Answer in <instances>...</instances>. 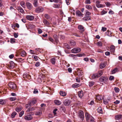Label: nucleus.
Wrapping results in <instances>:
<instances>
[{
    "label": "nucleus",
    "instance_id": "f257e3e1",
    "mask_svg": "<svg viewBox=\"0 0 122 122\" xmlns=\"http://www.w3.org/2000/svg\"><path fill=\"white\" fill-rule=\"evenodd\" d=\"M71 101L69 98H67L63 100V103L66 106H68L69 105L71 104Z\"/></svg>",
    "mask_w": 122,
    "mask_h": 122
},
{
    "label": "nucleus",
    "instance_id": "f03ea898",
    "mask_svg": "<svg viewBox=\"0 0 122 122\" xmlns=\"http://www.w3.org/2000/svg\"><path fill=\"white\" fill-rule=\"evenodd\" d=\"M78 117L81 121H83L84 118V113L83 111L81 110L79 111L78 113Z\"/></svg>",
    "mask_w": 122,
    "mask_h": 122
},
{
    "label": "nucleus",
    "instance_id": "7ed1b4c3",
    "mask_svg": "<svg viewBox=\"0 0 122 122\" xmlns=\"http://www.w3.org/2000/svg\"><path fill=\"white\" fill-rule=\"evenodd\" d=\"M81 51V49L79 47H76L72 49L71 50L72 53H76L80 52Z\"/></svg>",
    "mask_w": 122,
    "mask_h": 122
},
{
    "label": "nucleus",
    "instance_id": "20e7f679",
    "mask_svg": "<svg viewBox=\"0 0 122 122\" xmlns=\"http://www.w3.org/2000/svg\"><path fill=\"white\" fill-rule=\"evenodd\" d=\"M85 54L84 53L78 54L76 55L73 54H70L69 56L73 57L74 59V57L76 56H78L79 57H81L82 56H85Z\"/></svg>",
    "mask_w": 122,
    "mask_h": 122
},
{
    "label": "nucleus",
    "instance_id": "39448f33",
    "mask_svg": "<svg viewBox=\"0 0 122 122\" xmlns=\"http://www.w3.org/2000/svg\"><path fill=\"white\" fill-rule=\"evenodd\" d=\"M32 116L30 115V114L27 113V115L25 116L24 117L26 121H30L33 118Z\"/></svg>",
    "mask_w": 122,
    "mask_h": 122
},
{
    "label": "nucleus",
    "instance_id": "423d86ee",
    "mask_svg": "<svg viewBox=\"0 0 122 122\" xmlns=\"http://www.w3.org/2000/svg\"><path fill=\"white\" fill-rule=\"evenodd\" d=\"M44 9L42 7H39L37 8L36 10V12L37 13H40L43 11Z\"/></svg>",
    "mask_w": 122,
    "mask_h": 122
},
{
    "label": "nucleus",
    "instance_id": "0eeeda50",
    "mask_svg": "<svg viewBox=\"0 0 122 122\" xmlns=\"http://www.w3.org/2000/svg\"><path fill=\"white\" fill-rule=\"evenodd\" d=\"M26 19L30 21H31L34 19L35 16L31 15H27L26 16Z\"/></svg>",
    "mask_w": 122,
    "mask_h": 122
},
{
    "label": "nucleus",
    "instance_id": "6e6552de",
    "mask_svg": "<svg viewBox=\"0 0 122 122\" xmlns=\"http://www.w3.org/2000/svg\"><path fill=\"white\" fill-rule=\"evenodd\" d=\"M85 115L86 119V120L87 121H88L89 120H90V118H91V116H92L91 115L89 114L87 112L85 113Z\"/></svg>",
    "mask_w": 122,
    "mask_h": 122
},
{
    "label": "nucleus",
    "instance_id": "1a4fd4ad",
    "mask_svg": "<svg viewBox=\"0 0 122 122\" xmlns=\"http://www.w3.org/2000/svg\"><path fill=\"white\" fill-rule=\"evenodd\" d=\"M9 85L10 88L13 89H15L16 88V85L13 83H10Z\"/></svg>",
    "mask_w": 122,
    "mask_h": 122
},
{
    "label": "nucleus",
    "instance_id": "9d476101",
    "mask_svg": "<svg viewBox=\"0 0 122 122\" xmlns=\"http://www.w3.org/2000/svg\"><path fill=\"white\" fill-rule=\"evenodd\" d=\"M6 99H0V104L4 105L6 103Z\"/></svg>",
    "mask_w": 122,
    "mask_h": 122
},
{
    "label": "nucleus",
    "instance_id": "9b49d317",
    "mask_svg": "<svg viewBox=\"0 0 122 122\" xmlns=\"http://www.w3.org/2000/svg\"><path fill=\"white\" fill-rule=\"evenodd\" d=\"M54 103L57 105H59L61 104V102L58 100H56L54 101Z\"/></svg>",
    "mask_w": 122,
    "mask_h": 122
},
{
    "label": "nucleus",
    "instance_id": "f8f14e48",
    "mask_svg": "<svg viewBox=\"0 0 122 122\" xmlns=\"http://www.w3.org/2000/svg\"><path fill=\"white\" fill-rule=\"evenodd\" d=\"M26 5L28 8L29 9H30L32 7V4L29 2H27L26 3Z\"/></svg>",
    "mask_w": 122,
    "mask_h": 122
},
{
    "label": "nucleus",
    "instance_id": "ddd939ff",
    "mask_svg": "<svg viewBox=\"0 0 122 122\" xmlns=\"http://www.w3.org/2000/svg\"><path fill=\"white\" fill-rule=\"evenodd\" d=\"M83 91H79L78 92V95L80 98H82L83 96Z\"/></svg>",
    "mask_w": 122,
    "mask_h": 122
},
{
    "label": "nucleus",
    "instance_id": "4468645a",
    "mask_svg": "<svg viewBox=\"0 0 122 122\" xmlns=\"http://www.w3.org/2000/svg\"><path fill=\"white\" fill-rule=\"evenodd\" d=\"M122 117V115L121 114H119L116 115L115 117V119L117 120H119Z\"/></svg>",
    "mask_w": 122,
    "mask_h": 122
},
{
    "label": "nucleus",
    "instance_id": "2eb2a0df",
    "mask_svg": "<svg viewBox=\"0 0 122 122\" xmlns=\"http://www.w3.org/2000/svg\"><path fill=\"white\" fill-rule=\"evenodd\" d=\"M43 22L44 24L46 25L48 27L50 25V23L46 19L44 20Z\"/></svg>",
    "mask_w": 122,
    "mask_h": 122
},
{
    "label": "nucleus",
    "instance_id": "dca6fc26",
    "mask_svg": "<svg viewBox=\"0 0 122 122\" xmlns=\"http://www.w3.org/2000/svg\"><path fill=\"white\" fill-rule=\"evenodd\" d=\"M110 50L111 51L114 52L115 51V46L113 45H112L110 47Z\"/></svg>",
    "mask_w": 122,
    "mask_h": 122
},
{
    "label": "nucleus",
    "instance_id": "f3484780",
    "mask_svg": "<svg viewBox=\"0 0 122 122\" xmlns=\"http://www.w3.org/2000/svg\"><path fill=\"white\" fill-rule=\"evenodd\" d=\"M92 77L93 79L98 78L99 77L98 76L97 74L96 73L93 74L92 76Z\"/></svg>",
    "mask_w": 122,
    "mask_h": 122
},
{
    "label": "nucleus",
    "instance_id": "a211bd4d",
    "mask_svg": "<svg viewBox=\"0 0 122 122\" xmlns=\"http://www.w3.org/2000/svg\"><path fill=\"white\" fill-rule=\"evenodd\" d=\"M17 10L19 12L22 13H24V12L23 9L20 7H18Z\"/></svg>",
    "mask_w": 122,
    "mask_h": 122
},
{
    "label": "nucleus",
    "instance_id": "6ab92c4d",
    "mask_svg": "<svg viewBox=\"0 0 122 122\" xmlns=\"http://www.w3.org/2000/svg\"><path fill=\"white\" fill-rule=\"evenodd\" d=\"M56 59L55 58L53 57L51 59L50 61L52 64L54 65L55 64Z\"/></svg>",
    "mask_w": 122,
    "mask_h": 122
},
{
    "label": "nucleus",
    "instance_id": "aec40b11",
    "mask_svg": "<svg viewBox=\"0 0 122 122\" xmlns=\"http://www.w3.org/2000/svg\"><path fill=\"white\" fill-rule=\"evenodd\" d=\"M78 27L79 29L81 30V31H84V27L82 25H79Z\"/></svg>",
    "mask_w": 122,
    "mask_h": 122
},
{
    "label": "nucleus",
    "instance_id": "412c9836",
    "mask_svg": "<svg viewBox=\"0 0 122 122\" xmlns=\"http://www.w3.org/2000/svg\"><path fill=\"white\" fill-rule=\"evenodd\" d=\"M111 31L109 30H107V31L106 32V34L109 37H112V35H111Z\"/></svg>",
    "mask_w": 122,
    "mask_h": 122
},
{
    "label": "nucleus",
    "instance_id": "4be33fe9",
    "mask_svg": "<svg viewBox=\"0 0 122 122\" xmlns=\"http://www.w3.org/2000/svg\"><path fill=\"white\" fill-rule=\"evenodd\" d=\"M11 27L13 29H14L16 27L19 28V25L18 23H16L15 24L12 25Z\"/></svg>",
    "mask_w": 122,
    "mask_h": 122
},
{
    "label": "nucleus",
    "instance_id": "5701e85b",
    "mask_svg": "<svg viewBox=\"0 0 122 122\" xmlns=\"http://www.w3.org/2000/svg\"><path fill=\"white\" fill-rule=\"evenodd\" d=\"M118 69L116 67L111 72L112 74H114L116 72L118 71Z\"/></svg>",
    "mask_w": 122,
    "mask_h": 122
},
{
    "label": "nucleus",
    "instance_id": "b1692460",
    "mask_svg": "<svg viewBox=\"0 0 122 122\" xmlns=\"http://www.w3.org/2000/svg\"><path fill=\"white\" fill-rule=\"evenodd\" d=\"M80 86L79 84L75 83L72 85V87L73 88H76L79 87Z\"/></svg>",
    "mask_w": 122,
    "mask_h": 122
},
{
    "label": "nucleus",
    "instance_id": "393cba45",
    "mask_svg": "<svg viewBox=\"0 0 122 122\" xmlns=\"http://www.w3.org/2000/svg\"><path fill=\"white\" fill-rule=\"evenodd\" d=\"M83 20L85 21H87L88 20H90L91 19L89 16H85V17L83 18Z\"/></svg>",
    "mask_w": 122,
    "mask_h": 122
},
{
    "label": "nucleus",
    "instance_id": "a878e982",
    "mask_svg": "<svg viewBox=\"0 0 122 122\" xmlns=\"http://www.w3.org/2000/svg\"><path fill=\"white\" fill-rule=\"evenodd\" d=\"M60 94L61 96L63 97L65 96L66 95V93L62 91H61L60 92Z\"/></svg>",
    "mask_w": 122,
    "mask_h": 122
},
{
    "label": "nucleus",
    "instance_id": "bb28decb",
    "mask_svg": "<svg viewBox=\"0 0 122 122\" xmlns=\"http://www.w3.org/2000/svg\"><path fill=\"white\" fill-rule=\"evenodd\" d=\"M76 15L80 17L82 15L81 12L79 10H77L76 11Z\"/></svg>",
    "mask_w": 122,
    "mask_h": 122
},
{
    "label": "nucleus",
    "instance_id": "cd10ccee",
    "mask_svg": "<svg viewBox=\"0 0 122 122\" xmlns=\"http://www.w3.org/2000/svg\"><path fill=\"white\" fill-rule=\"evenodd\" d=\"M97 110L98 113H100L101 114L103 113L101 107H99Z\"/></svg>",
    "mask_w": 122,
    "mask_h": 122
},
{
    "label": "nucleus",
    "instance_id": "c85d7f7f",
    "mask_svg": "<svg viewBox=\"0 0 122 122\" xmlns=\"http://www.w3.org/2000/svg\"><path fill=\"white\" fill-rule=\"evenodd\" d=\"M10 67L11 68L14 67L15 66V63L13 61H11L10 62Z\"/></svg>",
    "mask_w": 122,
    "mask_h": 122
},
{
    "label": "nucleus",
    "instance_id": "c756f323",
    "mask_svg": "<svg viewBox=\"0 0 122 122\" xmlns=\"http://www.w3.org/2000/svg\"><path fill=\"white\" fill-rule=\"evenodd\" d=\"M97 74L98 76L99 77L101 76L103 74V72L101 70L99 71L97 73H96Z\"/></svg>",
    "mask_w": 122,
    "mask_h": 122
},
{
    "label": "nucleus",
    "instance_id": "7c9ffc66",
    "mask_svg": "<svg viewBox=\"0 0 122 122\" xmlns=\"http://www.w3.org/2000/svg\"><path fill=\"white\" fill-rule=\"evenodd\" d=\"M17 113L15 112H13L11 114V117L13 118L15 117V116L16 115Z\"/></svg>",
    "mask_w": 122,
    "mask_h": 122
},
{
    "label": "nucleus",
    "instance_id": "2f4dec72",
    "mask_svg": "<svg viewBox=\"0 0 122 122\" xmlns=\"http://www.w3.org/2000/svg\"><path fill=\"white\" fill-rule=\"evenodd\" d=\"M104 76H102L99 79V81L101 82H105Z\"/></svg>",
    "mask_w": 122,
    "mask_h": 122
},
{
    "label": "nucleus",
    "instance_id": "473e14b6",
    "mask_svg": "<svg viewBox=\"0 0 122 122\" xmlns=\"http://www.w3.org/2000/svg\"><path fill=\"white\" fill-rule=\"evenodd\" d=\"M70 45L72 46H75L76 44V42L73 41H71L70 42Z\"/></svg>",
    "mask_w": 122,
    "mask_h": 122
},
{
    "label": "nucleus",
    "instance_id": "72a5a7b5",
    "mask_svg": "<svg viewBox=\"0 0 122 122\" xmlns=\"http://www.w3.org/2000/svg\"><path fill=\"white\" fill-rule=\"evenodd\" d=\"M22 108L21 107H17L15 109V110L17 112H18L20 111L22 109Z\"/></svg>",
    "mask_w": 122,
    "mask_h": 122
},
{
    "label": "nucleus",
    "instance_id": "f704fd0d",
    "mask_svg": "<svg viewBox=\"0 0 122 122\" xmlns=\"http://www.w3.org/2000/svg\"><path fill=\"white\" fill-rule=\"evenodd\" d=\"M20 54L21 56H24L25 55L26 53L24 51H23L21 52Z\"/></svg>",
    "mask_w": 122,
    "mask_h": 122
},
{
    "label": "nucleus",
    "instance_id": "c9c22d12",
    "mask_svg": "<svg viewBox=\"0 0 122 122\" xmlns=\"http://www.w3.org/2000/svg\"><path fill=\"white\" fill-rule=\"evenodd\" d=\"M105 64L103 63H101L100 65V67L101 69H103L105 67Z\"/></svg>",
    "mask_w": 122,
    "mask_h": 122
},
{
    "label": "nucleus",
    "instance_id": "e433bc0d",
    "mask_svg": "<svg viewBox=\"0 0 122 122\" xmlns=\"http://www.w3.org/2000/svg\"><path fill=\"white\" fill-rule=\"evenodd\" d=\"M86 8L88 9H92V7L90 5H87L85 6Z\"/></svg>",
    "mask_w": 122,
    "mask_h": 122
},
{
    "label": "nucleus",
    "instance_id": "4c0bfd02",
    "mask_svg": "<svg viewBox=\"0 0 122 122\" xmlns=\"http://www.w3.org/2000/svg\"><path fill=\"white\" fill-rule=\"evenodd\" d=\"M61 110L64 112L65 113L66 110L65 107L64 106H61Z\"/></svg>",
    "mask_w": 122,
    "mask_h": 122
},
{
    "label": "nucleus",
    "instance_id": "58836bf2",
    "mask_svg": "<svg viewBox=\"0 0 122 122\" xmlns=\"http://www.w3.org/2000/svg\"><path fill=\"white\" fill-rule=\"evenodd\" d=\"M54 38L56 41L57 42L58 41V36L56 35H54Z\"/></svg>",
    "mask_w": 122,
    "mask_h": 122
},
{
    "label": "nucleus",
    "instance_id": "ea45409f",
    "mask_svg": "<svg viewBox=\"0 0 122 122\" xmlns=\"http://www.w3.org/2000/svg\"><path fill=\"white\" fill-rule=\"evenodd\" d=\"M64 45L66 47V48L68 49H70L71 48L69 45L66 43Z\"/></svg>",
    "mask_w": 122,
    "mask_h": 122
},
{
    "label": "nucleus",
    "instance_id": "a19ab883",
    "mask_svg": "<svg viewBox=\"0 0 122 122\" xmlns=\"http://www.w3.org/2000/svg\"><path fill=\"white\" fill-rule=\"evenodd\" d=\"M9 99L11 101H12L15 100L16 98L15 97H12L9 98Z\"/></svg>",
    "mask_w": 122,
    "mask_h": 122
},
{
    "label": "nucleus",
    "instance_id": "79ce46f5",
    "mask_svg": "<svg viewBox=\"0 0 122 122\" xmlns=\"http://www.w3.org/2000/svg\"><path fill=\"white\" fill-rule=\"evenodd\" d=\"M85 12L86 14L85 16H86L87 15H90L91 14V13L89 12L87 10H86Z\"/></svg>",
    "mask_w": 122,
    "mask_h": 122
},
{
    "label": "nucleus",
    "instance_id": "37998d69",
    "mask_svg": "<svg viewBox=\"0 0 122 122\" xmlns=\"http://www.w3.org/2000/svg\"><path fill=\"white\" fill-rule=\"evenodd\" d=\"M15 39L13 38H11L10 39V42L11 43H13L15 42Z\"/></svg>",
    "mask_w": 122,
    "mask_h": 122
},
{
    "label": "nucleus",
    "instance_id": "c03bdc74",
    "mask_svg": "<svg viewBox=\"0 0 122 122\" xmlns=\"http://www.w3.org/2000/svg\"><path fill=\"white\" fill-rule=\"evenodd\" d=\"M94 81H91L89 82V86L90 87H92L94 85Z\"/></svg>",
    "mask_w": 122,
    "mask_h": 122
},
{
    "label": "nucleus",
    "instance_id": "a18cd8bd",
    "mask_svg": "<svg viewBox=\"0 0 122 122\" xmlns=\"http://www.w3.org/2000/svg\"><path fill=\"white\" fill-rule=\"evenodd\" d=\"M24 111H23L21 112L19 114V117H21L24 114Z\"/></svg>",
    "mask_w": 122,
    "mask_h": 122
},
{
    "label": "nucleus",
    "instance_id": "49530a36",
    "mask_svg": "<svg viewBox=\"0 0 122 122\" xmlns=\"http://www.w3.org/2000/svg\"><path fill=\"white\" fill-rule=\"evenodd\" d=\"M37 56H36L35 55H33L32 56V57L34 58V59L36 61H37L38 60V59Z\"/></svg>",
    "mask_w": 122,
    "mask_h": 122
},
{
    "label": "nucleus",
    "instance_id": "de8ad7c7",
    "mask_svg": "<svg viewBox=\"0 0 122 122\" xmlns=\"http://www.w3.org/2000/svg\"><path fill=\"white\" fill-rule=\"evenodd\" d=\"M114 90L115 91V92L116 93H118L119 91V89L118 87H115L114 88Z\"/></svg>",
    "mask_w": 122,
    "mask_h": 122
},
{
    "label": "nucleus",
    "instance_id": "09e8293b",
    "mask_svg": "<svg viewBox=\"0 0 122 122\" xmlns=\"http://www.w3.org/2000/svg\"><path fill=\"white\" fill-rule=\"evenodd\" d=\"M45 18L47 19H49L50 18V17L49 15L47 14H45Z\"/></svg>",
    "mask_w": 122,
    "mask_h": 122
},
{
    "label": "nucleus",
    "instance_id": "8fccbe9b",
    "mask_svg": "<svg viewBox=\"0 0 122 122\" xmlns=\"http://www.w3.org/2000/svg\"><path fill=\"white\" fill-rule=\"evenodd\" d=\"M32 105L35 104L36 102V100H33L30 101Z\"/></svg>",
    "mask_w": 122,
    "mask_h": 122
},
{
    "label": "nucleus",
    "instance_id": "3c124183",
    "mask_svg": "<svg viewBox=\"0 0 122 122\" xmlns=\"http://www.w3.org/2000/svg\"><path fill=\"white\" fill-rule=\"evenodd\" d=\"M107 13V11H105L104 10H103L101 12V15H103Z\"/></svg>",
    "mask_w": 122,
    "mask_h": 122
},
{
    "label": "nucleus",
    "instance_id": "603ef678",
    "mask_svg": "<svg viewBox=\"0 0 122 122\" xmlns=\"http://www.w3.org/2000/svg\"><path fill=\"white\" fill-rule=\"evenodd\" d=\"M18 36V33H14V36L15 38H17Z\"/></svg>",
    "mask_w": 122,
    "mask_h": 122
},
{
    "label": "nucleus",
    "instance_id": "864d4df0",
    "mask_svg": "<svg viewBox=\"0 0 122 122\" xmlns=\"http://www.w3.org/2000/svg\"><path fill=\"white\" fill-rule=\"evenodd\" d=\"M57 108H56L55 109L53 110V113L54 115H55L56 114V112L57 111Z\"/></svg>",
    "mask_w": 122,
    "mask_h": 122
},
{
    "label": "nucleus",
    "instance_id": "5fc2aeb1",
    "mask_svg": "<svg viewBox=\"0 0 122 122\" xmlns=\"http://www.w3.org/2000/svg\"><path fill=\"white\" fill-rule=\"evenodd\" d=\"M114 79V77L113 76H111L109 78V79L110 81H112Z\"/></svg>",
    "mask_w": 122,
    "mask_h": 122
},
{
    "label": "nucleus",
    "instance_id": "6e6d98bb",
    "mask_svg": "<svg viewBox=\"0 0 122 122\" xmlns=\"http://www.w3.org/2000/svg\"><path fill=\"white\" fill-rule=\"evenodd\" d=\"M97 44L98 46H102V44L101 41H98L97 42Z\"/></svg>",
    "mask_w": 122,
    "mask_h": 122
},
{
    "label": "nucleus",
    "instance_id": "4d7b16f0",
    "mask_svg": "<svg viewBox=\"0 0 122 122\" xmlns=\"http://www.w3.org/2000/svg\"><path fill=\"white\" fill-rule=\"evenodd\" d=\"M40 62L38 61L36 62L35 64V66L36 67H38L40 65Z\"/></svg>",
    "mask_w": 122,
    "mask_h": 122
},
{
    "label": "nucleus",
    "instance_id": "13d9d810",
    "mask_svg": "<svg viewBox=\"0 0 122 122\" xmlns=\"http://www.w3.org/2000/svg\"><path fill=\"white\" fill-rule=\"evenodd\" d=\"M38 33L39 34H41L42 32V30L40 28L38 29Z\"/></svg>",
    "mask_w": 122,
    "mask_h": 122
},
{
    "label": "nucleus",
    "instance_id": "bf43d9fd",
    "mask_svg": "<svg viewBox=\"0 0 122 122\" xmlns=\"http://www.w3.org/2000/svg\"><path fill=\"white\" fill-rule=\"evenodd\" d=\"M104 77L105 82L107 81H108V78L106 76H104Z\"/></svg>",
    "mask_w": 122,
    "mask_h": 122
},
{
    "label": "nucleus",
    "instance_id": "052dcab7",
    "mask_svg": "<svg viewBox=\"0 0 122 122\" xmlns=\"http://www.w3.org/2000/svg\"><path fill=\"white\" fill-rule=\"evenodd\" d=\"M107 28H106L105 27H102L101 30H102V31H103V32H104V31H106L107 30Z\"/></svg>",
    "mask_w": 122,
    "mask_h": 122
},
{
    "label": "nucleus",
    "instance_id": "680f3d73",
    "mask_svg": "<svg viewBox=\"0 0 122 122\" xmlns=\"http://www.w3.org/2000/svg\"><path fill=\"white\" fill-rule=\"evenodd\" d=\"M91 0H86L85 1V3L86 4H90L91 3L90 2Z\"/></svg>",
    "mask_w": 122,
    "mask_h": 122
},
{
    "label": "nucleus",
    "instance_id": "e2e57ef3",
    "mask_svg": "<svg viewBox=\"0 0 122 122\" xmlns=\"http://www.w3.org/2000/svg\"><path fill=\"white\" fill-rule=\"evenodd\" d=\"M109 13L111 15H112L114 14L113 11H112L111 10H110L109 12Z\"/></svg>",
    "mask_w": 122,
    "mask_h": 122
},
{
    "label": "nucleus",
    "instance_id": "0e129e2a",
    "mask_svg": "<svg viewBox=\"0 0 122 122\" xmlns=\"http://www.w3.org/2000/svg\"><path fill=\"white\" fill-rule=\"evenodd\" d=\"M14 56L13 54H11L9 56V57L10 59H12L14 57Z\"/></svg>",
    "mask_w": 122,
    "mask_h": 122
},
{
    "label": "nucleus",
    "instance_id": "69168bd1",
    "mask_svg": "<svg viewBox=\"0 0 122 122\" xmlns=\"http://www.w3.org/2000/svg\"><path fill=\"white\" fill-rule=\"evenodd\" d=\"M83 60L86 62L88 61H89V58L87 57L84 58Z\"/></svg>",
    "mask_w": 122,
    "mask_h": 122
},
{
    "label": "nucleus",
    "instance_id": "338daca9",
    "mask_svg": "<svg viewBox=\"0 0 122 122\" xmlns=\"http://www.w3.org/2000/svg\"><path fill=\"white\" fill-rule=\"evenodd\" d=\"M38 91L37 89H35L33 92L34 94H37L38 93Z\"/></svg>",
    "mask_w": 122,
    "mask_h": 122
},
{
    "label": "nucleus",
    "instance_id": "774afa93",
    "mask_svg": "<svg viewBox=\"0 0 122 122\" xmlns=\"http://www.w3.org/2000/svg\"><path fill=\"white\" fill-rule=\"evenodd\" d=\"M55 6L54 7L55 8H58L60 7L59 4H55L54 5Z\"/></svg>",
    "mask_w": 122,
    "mask_h": 122
}]
</instances>
